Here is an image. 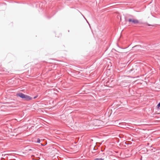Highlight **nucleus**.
<instances>
[{"label":"nucleus","instance_id":"nucleus-1","mask_svg":"<svg viewBox=\"0 0 160 160\" xmlns=\"http://www.w3.org/2000/svg\"><path fill=\"white\" fill-rule=\"evenodd\" d=\"M17 96L24 99L25 101H30L32 100V98L29 96L25 95L21 92H18L17 93Z\"/></svg>","mask_w":160,"mask_h":160},{"label":"nucleus","instance_id":"nucleus-2","mask_svg":"<svg viewBox=\"0 0 160 160\" xmlns=\"http://www.w3.org/2000/svg\"><path fill=\"white\" fill-rule=\"evenodd\" d=\"M126 21H128L129 22L131 23V24H137L139 23V21L138 20L133 18H129L128 20L126 19Z\"/></svg>","mask_w":160,"mask_h":160},{"label":"nucleus","instance_id":"nucleus-3","mask_svg":"<svg viewBox=\"0 0 160 160\" xmlns=\"http://www.w3.org/2000/svg\"><path fill=\"white\" fill-rule=\"evenodd\" d=\"M92 122L94 123V125L95 126H99L101 123V121L98 119L94 120L92 121Z\"/></svg>","mask_w":160,"mask_h":160},{"label":"nucleus","instance_id":"nucleus-4","mask_svg":"<svg viewBox=\"0 0 160 160\" xmlns=\"http://www.w3.org/2000/svg\"><path fill=\"white\" fill-rule=\"evenodd\" d=\"M94 160H104V159L102 158H96Z\"/></svg>","mask_w":160,"mask_h":160},{"label":"nucleus","instance_id":"nucleus-5","mask_svg":"<svg viewBox=\"0 0 160 160\" xmlns=\"http://www.w3.org/2000/svg\"><path fill=\"white\" fill-rule=\"evenodd\" d=\"M40 140L39 139H38L37 141V143H40Z\"/></svg>","mask_w":160,"mask_h":160},{"label":"nucleus","instance_id":"nucleus-6","mask_svg":"<svg viewBox=\"0 0 160 160\" xmlns=\"http://www.w3.org/2000/svg\"><path fill=\"white\" fill-rule=\"evenodd\" d=\"M157 107L158 108L160 107V102L158 103V104L157 105Z\"/></svg>","mask_w":160,"mask_h":160},{"label":"nucleus","instance_id":"nucleus-7","mask_svg":"<svg viewBox=\"0 0 160 160\" xmlns=\"http://www.w3.org/2000/svg\"><path fill=\"white\" fill-rule=\"evenodd\" d=\"M34 151L35 150L34 149H29V151Z\"/></svg>","mask_w":160,"mask_h":160},{"label":"nucleus","instance_id":"nucleus-8","mask_svg":"<svg viewBox=\"0 0 160 160\" xmlns=\"http://www.w3.org/2000/svg\"><path fill=\"white\" fill-rule=\"evenodd\" d=\"M38 97V95H37V96H35V97H34L33 98H34V99H35V98H37Z\"/></svg>","mask_w":160,"mask_h":160},{"label":"nucleus","instance_id":"nucleus-9","mask_svg":"<svg viewBox=\"0 0 160 160\" xmlns=\"http://www.w3.org/2000/svg\"><path fill=\"white\" fill-rule=\"evenodd\" d=\"M132 69H131L130 70V72H132Z\"/></svg>","mask_w":160,"mask_h":160},{"label":"nucleus","instance_id":"nucleus-10","mask_svg":"<svg viewBox=\"0 0 160 160\" xmlns=\"http://www.w3.org/2000/svg\"><path fill=\"white\" fill-rule=\"evenodd\" d=\"M83 17L84 18H85L86 20H87L85 18V17H84V16H83ZM86 21H87V22L88 23V21L87 20H86Z\"/></svg>","mask_w":160,"mask_h":160},{"label":"nucleus","instance_id":"nucleus-11","mask_svg":"<svg viewBox=\"0 0 160 160\" xmlns=\"http://www.w3.org/2000/svg\"><path fill=\"white\" fill-rule=\"evenodd\" d=\"M41 145H42V146H45V145H43V144H41Z\"/></svg>","mask_w":160,"mask_h":160},{"label":"nucleus","instance_id":"nucleus-12","mask_svg":"<svg viewBox=\"0 0 160 160\" xmlns=\"http://www.w3.org/2000/svg\"><path fill=\"white\" fill-rule=\"evenodd\" d=\"M125 144H128L126 143V142H125Z\"/></svg>","mask_w":160,"mask_h":160}]
</instances>
